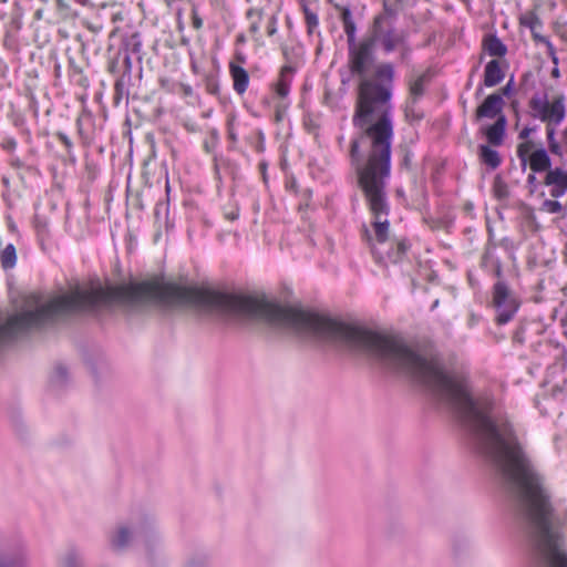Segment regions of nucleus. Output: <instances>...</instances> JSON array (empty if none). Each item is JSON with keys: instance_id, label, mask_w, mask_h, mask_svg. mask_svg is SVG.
Returning <instances> with one entry per match:
<instances>
[{"instance_id": "obj_38", "label": "nucleus", "mask_w": 567, "mask_h": 567, "mask_svg": "<svg viewBox=\"0 0 567 567\" xmlns=\"http://www.w3.org/2000/svg\"><path fill=\"white\" fill-rule=\"evenodd\" d=\"M501 274H502V270H501V267L498 266L497 269H496V276L501 277Z\"/></svg>"}, {"instance_id": "obj_12", "label": "nucleus", "mask_w": 567, "mask_h": 567, "mask_svg": "<svg viewBox=\"0 0 567 567\" xmlns=\"http://www.w3.org/2000/svg\"><path fill=\"white\" fill-rule=\"evenodd\" d=\"M229 70L234 81V90L238 94L245 93L249 83L248 72L235 63H230Z\"/></svg>"}, {"instance_id": "obj_10", "label": "nucleus", "mask_w": 567, "mask_h": 567, "mask_svg": "<svg viewBox=\"0 0 567 567\" xmlns=\"http://www.w3.org/2000/svg\"><path fill=\"white\" fill-rule=\"evenodd\" d=\"M507 120L505 115L498 116L494 124L482 127L481 132L486 136L487 142L494 146H499L505 136Z\"/></svg>"}, {"instance_id": "obj_35", "label": "nucleus", "mask_w": 567, "mask_h": 567, "mask_svg": "<svg viewBox=\"0 0 567 567\" xmlns=\"http://www.w3.org/2000/svg\"><path fill=\"white\" fill-rule=\"evenodd\" d=\"M58 136H59L60 141H61L64 145H66L68 147H69V146H71V141L69 140V137H68L65 134H63V133H59V134H58Z\"/></svg>"}, {"instance_id": "obj_31", "label": "nucleus", "mask_w": 567, "mask_h": 567, "mask_svg": "<svg viewBox=\"0 0 567 567\" xmlns=\"http://www.w3.org/2000/svg\"><path fill=\"white\" fill-rule=\"evenodd\" d=\"M514 90V82L513 79H511L505 86H503L497 93H501L502 96H509Z\"/></svg>"}, {"instance_id": "obj_42", "label": "nucleus", "mask_w": 567, "mask_h": 567, "mask_svg": "<svg viewBox=\"0 0 567 567\" xmlns=\"http://www.w3.org/2000/svg\"><path fill=\"white\" fill-rule=\"evenodd\" d=\"M229 218H230V219H235V218H236V216H235V215H230V216H229Z\"/></svg>"}, {"instance_id": "obj_25", "label": "nucleus", "mask_w": 567, "mask_h": 567, "mask_svg": "<svg viewBox=\"0 0 567 567\" xmlns=\"http://www.w3.org/2000/svg\"><path fill=\"white\" fill-rule=\"evenodd\" d=\"M543 209L550 214H559L563 210V206L557 200L546 199L543 203Z\"/></svg>"}, {"instance_id": "obj_22", "label": "nucleus", "mask_w": 567, "mask_h": 567, "mask_svg": "<svg viewBox=\"0 0 567 567\" xmlns=\"http://www.w3.org/2000/svg\"><path fill=\"white\" fill-rule=\"evenodd\" d=\"M533 147H534V144L532 141H525L524 143H520L517 146V156L520 159L524 168L526 167L527 159L529 157L528 154L530 153Z\"/></svg>"}, {"instance_id": "obj_3", "label": "nucleus", "mask_w": 567, "mask_h": 567, "mask_svg": "<svg viewBox=\"0 0 567 567\" xmlns=\"http://www.w3.org/2000/svg\"><path fill=\"white\" fill-rule=\"evenodd\" d=\"M396 11L386 2L383 11L374 17L369 30L375 33L381 41V50L385 54L398 52V60L405 63L412 54V45L409 41V31L395 28Z\"/></svg>"}, {"instance_id": "obj_14", "label": "nucleus", "mask_w": 567, "mask_h": 567, "mask_svg": "<svg viewBox=\"0 0 567 567\" xmlns=\"http://www.w3.org/2000/svg\"><path fill=\"white\" fill-rule=\"evenodd\" d=\"M519 22L522 25L528 28L532 32L533 39L536 42L545 41L546 37H543L538 29L542 27L540 19L534 12H526L519 18Z\"/></svg>"}, {"instance_id": "obj_16", "label": "nucleus", "mask_w": 567, "mask_h": 567, "mask_svg": "<svg viewBox=\"0 0 567 567\" xmlns=\"http://www.w3.org/2000/svg\"><path fill=\"white\" fill-rule=\"evenodd\" d=\"M59 567H84L80 551L74 547L68 548L59 557Z\"/></svg>"}, {"instance_id": "obj_43", "label": "nucleus", "mask_w": 567, "mask_h": 567, "mask_svg": "<svg viewBox=\"0 0 567 567\" xmlns=\"http://www.w3.org/2000/svg\"><path fill=\"white\" fill-rule=\"evenodd\" d=\"M565 384H566V386H567V380L565 381Z\"/></svg>"}, {"instance_id": "obj_15", "label": "nucleus", "mask_w": 567, "mask_h": 567, "mask_svg": "<svg viewBox=\"0 0 567 567\" xmlns=\"http://www.w3.org/2000/svg\"><path fill=\"white\" fill-rule=\"evenodd\" d=\"M430 81L429 73H422L410 82V96L411 103L415 104L416 100L420 99L425 91V86Z\"/></svg>"}, {"instance_id": "obj_36", "label": "nucleus", "mask_w": 567, "mask_h": 567, "mask_svg": "<svg viewBox=\"0 0 567 567\" xmlns=\"http://www.w3.org/2000/svg\"><path fill=\"white\" fill-rule=\"evenodd\" d=\"M413 105L411 102L406 105V109H405V115L406 117H410V116H414V113H413Z\"/></svg>"}, {"instance_id": "obj_4", "label": "nucleus", "mask_w": 567, "mask_h": 567, "mask_svg": "<svg viewBox=\"0 0 567 567\" xmlns=\"http://www.w3.org/2000/svg\"><path fill=\"white\" fill-rule=\"evenodd\" d=\"M152 524L146 516L118 523L109 535L110 546L114 551H124L136 538L148 540Z\"/></svg>"}, {"instance_id": "obj_11", "label": "nucleus", "mask_w": 567, "mask_h": 567, "mask_svg": "<svg viewBox=\"0 0 567 567\" xmlns=\"http://www.w3.org/2000/svg\"><path fill=\"white\" fill-rule=\"evenodd\" d=\"M504 76H505V73L502 70L501 62L498 60H496V59L491 60L485 65V71H484L485 86L492 87V86L497 85L498 83H501L503 81Z\"/></svg>"}, {"instance_id": "obj_28", "label": "nucleus", "mask_w": 567, "mask_h": 567, "mask_svg": "<svg viewBox=\"0 0 567 567\" xmlns=\"http://www.w3.org/2000/svg\"><path fill=\"white\" fill-rule=\"evenodd\" d=\"M305 16H306V22L308 25L309 32H312V30L318 25V17L316 13L311 12L309 9H305Z\"/></svg>"}, {"instance_id": "obj_20", "label": "nucleus", "mask_w": 567, "mask_h": 567, "mask_svg": "<svg viewBox=\"0 0 567 567\" xmlns=\"http://www.w3.org/2000/svg\"><path fill=\"white\" fill-rule=\"evenodd\" d=\"M1 266L4 269H10L16 266L17 262V252L16 247L12 244L6 246L0 255Z\"/></svg>"}, {"instance_id": "obj_19", "label": "nucleus", "mask_w": 567, "mask_h": 567, "mask_svg": "<svg viewBox=\"0 0 567 567\" xmlns=\"http://www.w3.org/2000/svg\"><path fill=\"white\" fill-rule=\"evenodd\" d=\"M293 70L290 66H284L280 72V76L278 82L276 83V93L280 97H286L289 93V86H290V75L292 74Z\"/></svg>"}, {"instance_id": "obj_1", "label": "nucleus", "mask_w": 567, "mask_h": 567, "mask_svg": "<svg viewBox=\"0 0 567 567\" xmlns=\"http://www.w3.org/2000/svg\"><path fill=\"white\" fill-rule=\"evenodd\" d=\"M377 44L381 48V41L371 30L360 41L348 44V68L351 74L360 79L352 123L362 131L357 141H370L367 157L373 158L391 155L393 136L391 97L394 68L383 62L375 66L372 78L368 76L375 62Z\"/></svg>"}, {"instance_id": "obj_2", "label": "nucleus", "mask_w": 567, "mask_h": 567, "mask_svg": "<svg viewBox=\"0 0 567 567\" xmlns=\"http://www.w3.org/2000/svg\"><path fill=\"white\" fill-rule=\"evenodd\" d=\"M352 164L355 165L358 183L362 189L369 209L374 217L372 236L363 227V237L370 245L371 251L380 264L399 262L406 252L404 240H389V205L385 197V179L390 176L391 155L359 158V142L352 141L350 148Z\"/></svg>"}, {"instance_id": "obj_17", "label": "nucleus", "mask_w": 567, "mask_h": 567, "mask_svg": "<svg viewBox=\"0 0 567 567\" xmlns=\"http://www.w3.org/2000/svg\"><path fill=\"white\" fill-rule=\"evenodd\" d=\"M484 50L492 56L502 58L506 54V45L495 35H488L484 39Z\"/></svg>"}, {"instance_id": "obj_21", "label": "nucleus", "mask_w": 567, "mask_h": 567, "mask_svg": "<svg viewBox=\"0 0 567 567\" xmlns=\"http://www.w3.org/2000/svg\"><path fill=\"white\" fill-rule=\"evenodd\" d=\"M246 17L250 21L249 32L251 34H257L259 32V23L262 19V11L259 9H249Z\"/></svg>"}, {"instance_id": "obj_5", "label": "nucleus", "mask_w": 567, "mask_h": 567, "mask_svg": "<svg viewBox=\"0 0 567 567\" xmlns=\"http://www.w3.org/2000/svg\"><path fill=\"white\" fill-rule=\"evenodd\" d=\"M565 102L564 94H557L550 101L546 97L534 95L529 100L532 116L546 123V125H559L566 116Z\"/></svg>"}, {"instance_id": "obj_32", "label": "nucleus", "mask_w": 567, "mask_h": 567, "mask_svg": "<svg viewBox=\"0 0 567 567\" xmlns=\"http://www.w3.org/2000/svg\"><path fill=\"white\" fill-rule=\"evenodd\" d=\"M192 24L197 30L203 27V19L198 16V13L195 10H193L192 13Z\"/></svg>"}, {"instance_id": "obj_37", "label": "nucleus", "mask_w": 567, "mask_h": 567, "mask_svg": "<svg viewBox=\"0 0 567 567\" xmlns=\"http://www.w3.org/2000/svg\"><path fill=\"white\" fill-rule=\"evenodd\" d=\"M560 525H561V526L567 525V513H566L565 517L563 518V520H561Z\"/></svg>"}, {"instance_id": "obj_27", "label": "nucleus", "mask_w": 567, "mask_h": 567, "mask_svg": "<svg viewBox=\"0 0 567 567\" xmlns=\"http://www.w3.org/2000/svg\"><path fill=\"white\" fill-rule=\"evenodd\" d=\"M494 190L498 198L507 196V186L501 177H496L494 181Z\"/></svg>"}, {"instance_id": "obj_41", "label": "nucleus", "mask_w": 567, "mask_h": 567, "mask_svg": "<svg viewBox=\"0 0 567 567\" xmlns=\"http://www.w3.org/2000/svg\"><path fill=\"white\" fill-rule=\"evenodd\" d=\"M476 320H477V319H476V317L473 315V316L471 317V322H475Z\"/></svg>"}, {"instance_id": "obj_23", "label": "nucleus", "mask_w": 567, "mask_h": 567, "mask_svg": "<svg viewBox=\"0 0 567 567\" xmlns=\"http://www.w3.org/2000/svg\"><path fill=\"white\" fill-rule=\"evenodd\" d=\"M555 126L556 125H546V133L550 152L554 154H559L560 147L555 140Z\"/></svg>"}, {"instance_id": "obj_18", "label": "nucleus", "mask_w": 567, "mask_h": 567, "mask_svg": "<svg viewBox=\"0 0 567 567\" xmlns=\"http://www.w3.org/2000/svg\"><path fill=\"white\" fill-rule=\"evenodd\" d=\"M481 161L489 166L492 169H495L501 164V156L497 151L491 148L487 145H481L478 152Z\"/></svg>"}, {"instance_id": "obj_7", "label": "nucleus", "mask_w": 567, "mask_h": 567, "mask_svg": "<svg viewBox=\"0 0 567 567\" xmlns=\"http://www.w3.org/2000/svg\"><path fill=\"white\" fill-rule=\"evenodd\" d=\"M27 550L21 540L0 539V567H25Z\"/></svg>"}, {"instance_id": "obj_13", "label": "nucleus", "mask_w": 567, "mask_h": 567, "mask_svg": "<svg viewBox=\"0 0 567 567\" xmlns=\"http://www.w3.org/2000/svg\"><path fill=\"white\" fill-rule=\"evenodd\" d=\"M527 161L533 172H548L551 165L550 157L544 148L533 152Z\"/></svg>"}, {"instance_id": "obj_40", "label": "nucleus", "mask_w": 567, "mask_h": 567, "mask_svg": "<svg viewBox=\"0 0 567 567\" xmlns=\"http://www.w3.org/2000/svg\"><path fill=\"white\" fill-rule=\"evenodd\" d=\"M553 75H554V76H557V75H558V69H554V71H553Z\"/></svg>"}, {"instance_id": "obj_24", "label": "nucleus", "mask_w": 567, "mask_h": 567, "mask_svg": "<svg viewBox=\"0 0 567 567\" xmlns=\"http://www.w3.org/2000/svg\"><path fill=\"white\" fill-rule=\"evenodd\" d=\"M68 378V370L63 365H56L52 374V382L56 385H61Z\"/></svg>"}, {"instance_id": "obj_8", "label": "nucleus", "mask_w": 567, "mask_h": 567, "mask_svg": "<svg viewBox=\"0 0 567 567\" xmlns=\"http://www.w3.org/2000/svg\"><path fill=\"white\" fill-rule=\"evenodd\" d=\"M505 106V100L503 99L501 93H492L485 97L481 105L475 111V121H481L483 118H495L498 120V116L505 115L503 113V109Z\"/></svg>"}, {"instance_id": "obj_34", "label": "nucleus", "mask_w": 567, "mask_h": 567, "mask_svg": "<svg viewBox=\"0 0 567 567\" xmlns=\"http://www.w3.org/2000/svg\"><path fill=\"white\" fill-rule=\"evenodd\" d=\"M536 182H537V178H536L535 174H529L527 177V184L532 187L530 192H534Z\"/></svg>"}, {"instance_id": "obj_39", "label": "nucleus", "mask_w": 567, "mask_h": 567, "mask_svg": "<svg viewBox=\"0 0 567 567\" xmlns=\"http://www.w3.org/2000/svg\"><path fill=\"white\" fill-rule=\"evenodd\" d=\"M274 32H275V28H269V31H268L269 35H272Z\"/></svg>"}, {"instance_id": "obj_6", "label": "nucleus", "mask_w": 567, "mask_h": 567, "mask_svg": "<svg viewBox=\"0 0 567 567\" xmlns=\"http://www.w3.org/2000/svg\"><path fill=\"white\" fill-rule=\"evenodd\" d=\"M493 305L497 309L496 321L498 324L511 321L519 307L516 296L504 281H497L494 285Z\"/></svg>"}, {"instance_id": "obj_29", "label": "nucleus", "mask_w": 567, "mask_h": 567, "mask_svg": "<svg viewBox=\"0 0 567 567\" xmlns=\"http://www.w3.org/2000/svg\"><path fill=\"white\" fill-rule=\"evenodd\" d=\"M337 8L340 10V19H341L343 25L354 21L352 18V13L348 7H337Z\"/></svg>"}, {"instance_id": "obj_33", "label": "nucleus", "mask_w": 567, "mask_h": 567, "mask_svg": "<svg viewBox=\"0 0 567 567\" xmlns=\"http://www.w3.org/2000/svg\"><path fill=\"white\" fill-rule=\"evenodd\" d=\"M534 131H535V128H534V127H524V128L520 131V133H519L518 137H519L520 140H526V138L530 135V133H532V132H534Z\"/></svg>"}, {"instance_id": "obj_9", "label": "nucleus", "mask_w": 567, "mask_h": 567, "mask_svg": "<svg viewBox=\"0 0 567 567\" xmlns=\"http://www.w3.org/2000/svg\"><path fill=\"white\" fill-rule=\"evenodd\" d=\"M544 184L550 186V196L561 197L567 190V172L561 168L549 169L546 173Z\"/></svg>"}, {"instance_id": "obj_26", "label": "nucleus", "mask_w": 567, "mask_h": 567, "mask_svg": "<svg viewBox=\"0 0 567 567\" xmlns=\"http://www.w3.org/2000/svg\"><path fill=\"white\" fill-rule=\"evenodd\" d=\"M344 33L347 35V43H353L357 41L355 32H357V25L355 22L348 23L343 25Z\"/></svg>"}, {"instance_id": "obj_30", "label": "nucleus", "mask_w": 567, "mask_h": 567, "mask_svg": "<svg viewBox=\"0 0 567 567\" xmlns=\"http://www.w3.org/2000/svg\"><path fill=\"white\" fill-rule=\"evenodd\" d=\"M540 43H544L546 45L548 55L551 58L553 62L557 64L558 59L556 56L553 43L547 38H545V41H542Z\"/></svg>"}]
</instances>
